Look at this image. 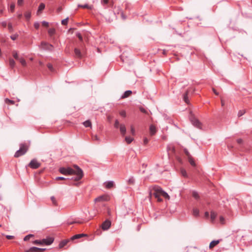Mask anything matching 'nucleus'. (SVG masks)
I'll list each match as a JSON object with an SVG mask.
<instances>
[{"instance_id":"f257e3e1","label":"nucleus","mask_w":252,"mask_h":252,"mask_svg":"<svg viewBox=\"0 0 252 252\" xmlns=\"http://www.w3.org/2000/svg\"><path fill=\"white\" fill-rule=\"evenodd\" d=\"M74 169L68 167L67 168L61 167L59 171L64 175H75L76 176L72 179L75 181H79L82 179L83 176L82 170L77 165H74Z\"/></svg>"},{"instance_id":"f03ea898","label":"nucleus","mask_w":252,"mask_h":252,"mask_svg":"<svg viewBox=\"0 0 252 252\" xmlns=\"http://www.w3.org/2000/svg\"><path fill=\"white\" fill-rule=\"evenodd\" d=\"M149 195L150 197L153 195V196H154V197L157 199L158 202H161L162 201L161 196H162L165 198H167L168 200L170 199V196L168 193L162 190V189L160 187L157 186H154L153 187V190H151L149 193Z\"/></svg>"},{"instance_id":"7ed1b4c3","label":"nucleus","mask_w":252,"mask_h":252,"mask_svg":"<svg viewBox=\"0 0 252 252\" xmlns=\"http://www.w3.org/2000/svg\"><path fill=\"white\" fill-rule=\"evenodd\" d=\"M28 147L26 144H20V149L18 151H17L15 153L14 157L18 158L20 156L25 155L28 151Z\"/></svg>"},{"instance_id":"20e7f679","label":"nucleus","mask_w":252,"mask_h":252,"mask_svg":"<svg viewBox=\"0 0 252 252\" xmlns=\"http://www.w3.org/2000/svg\"><path fill=\"white\" fill-rule=\"evenodd\" d=\"M41 163L36 159H32L28 164V166L32 169H37L39 167Z\"/></svg>"},{"instance_id":"39448f33","label":"nucleus","mask_w":252,"mask_h":252,"mask_svg":"<svg viewBox=\"0 0 252 252\" xmlns=\"http://www.w3.org/2000/svg\"><path fill=\"white\" fill-rule=\"evenodd\" d=\"M190 121L192 124L196 127L201 129L202 124L201 123L195 118H190Z\"/></svg>"},{"instance_id":"423d86ee","label":"nucleus","mask_w":252,"mask_h":252,"mask_svg":"<svg viewBox=\"0 0 252 252\" xmlns=\"http://www.w3.org/2000/svg\"><path fill=\"white\" fill-rule=\"evenodd\" d=\"M40 47L41 48L44 50H48L52 51L53 49V46L51 44H48L44 42H41Z\"/></svg>"},{"instance_id":"0eeeda50","label":"nucleus","mask_w":252,"mask_h":252,"mask_svg":"<svg viewBox=\"0 0 252 252\" xmlns=\"http://www.w3.org/2000/svg\"><path fill=\"white\" fill-rule=\"evenodd\" d=\"M111 222L109 220H105L102 224L101 227L103 230H108L111 226Z\"/></svg>"},{"instance_id":"6e6552de","label":"nucleus","mask_w":252,"mask_h":252,"mask_svg":"<svg viewBox=\"0 0 252 252\" xmlns=\"http://www.w3.org/2000/svg\"><path fill=\"white\" fill-rule=\"evenodd\" d=\"M45 250V249L43 248H39L35 247H32L30 249L27 250L26 252H43Z\"/></svg>"},{"instance_id":"1a4fd4ad","label":"nucleus","mask_w":252,"mask_h":252,"mask_svg":"<svg viewBox=\"0 0 252 252\" xmlns=\"http://www.w3.org/2000/svg\"><path fill=\"white\" fill-rule=\"evenodd\" d=\"M105 187L109 189L113 188L114 186V183L112 181H108L104 183Z\"/></svg>"},{"instance_id":"9d476101","label":"nucleus","mask_w":252,"mask_h":252,"mask_svg":"<svg viewBox=\"0 0 252 252\" xmlns=\"http://www.w3.org/2000/svg\"><path fill=\"white\" fill-rule=\"evenodd\" d=\"M54 239L52 238H49L47 239H44L42 240L43 244L47 245H49L53 242Z\"/></svg>"},{"instance_id":"9b49d317","label":"nucleus","mask_w":252,"mask_h":252,"mask_svg":"<svg viewBox=\"0 0 252 252\" xmlns=\"http://www.w3.org/2000/svg\"><path fill=\"white\" fill-rule=\"evenodd\" d=\"M120 132L122 135H124L126 133V128L124 124H121L120 126Z\"/></svg>"},{"instance_id":"f8f14e48","label":"nucleus","mask_w":252,"mask_h":252,"mask_svg":"<svg viewBox=\"0 0 252 252\" xmlns=\"http://www.w3.org/2000/svg\"><path fill=\"white\" fill-rule=\"evenodd\" d=\"M45 5L43 3H41L38 8L37 11V14L39 15L41 11L45 8Z\"/></svg>"},{"instance_id":"ddd939ff","label":"nucleus","mask_w":252,"mask_h":252,"mask_svg":"<svg viewBox=\"0 0 252 252\" xmlns=\"http://www.w3.org/2000/svg\"><path fill=\"white\" fill-rule=\"evenodd\" d=\"M132 94V91L130 90L126 91L124 94L122 95L121 98H125L128 97Z\"/></svg>"},{"instance_id":"4468645a","label":"nucleus","mask_w":252,"mask_h":252,"mask_svg":"<svg viewBox=\"0 0 252 252\" xmlns=\"http://www.w3.org/2000/svg\"><path fill=\"white\" fill-rule=\"evenodd\" d=\"M156 127L154 125H151L150 126V132L151 135H153L156 133Z\"/></svg>"},{"instance_id":"2eb2a0df","label":"nucleus","mask_w":252,"mask_h":252,"mask_svg":"<svg viewBox=\"0 0 252 252\" xmlns=\"http://www.w3.org/2000/svg\"><path fill=\"white\" fill-rule=\"evenodd\" d=\"M220 242L219 240H214L212 241L209 245L210 248H212L214 247L215 246H216L217 244H218Z\"/></svg>"},{"instance_id":"dca6fc26","label":"nucleus","mask_w":252,"mask_h":252,"mask_svg":"<svg viewBox=\"0 0 252 252\" xmlns=\"http://www.w3.org/2000/svg\"><path fill=\"white\" fill-rule=\"evenodd\" d=\"M87 236V235L85 234H83V233L76 234V235H75L73 236H72L71 239L72 240H74V239L80 238H81V237H82L83 236Z\"/></svg>"},{"instance_id":"f3484780","label":"nucleus","mask_w":252,"mask_h":252,"mask_svg":"<svg viewBox=\"0 0 252 252\" xmlns=\"http://www.w3.org/2000/svg\"><path fill=\"white\" fill-rule=\"evenodd\" d=\"M74 53H75V56L79 58H81L82 57L81 53L79 49H78L77 48H75Z\"/></svg>"},{"instance_id":"a211bd4d","label":"nucleus","mask_w":252,"mask_h":252,"mask_svg":"<svg viewBox=\"0 0 252 252\" xmlns=\"http://www.w3.org/2000/svg\"><path fill=\"white\" fill-rule=\"evenodd\" d=\"M188 95V91H187L186 93L185 94H184V95H183V99L186 103L189 104V100Z\"/></svg>"},{"instance_id":"6ab92c4d","label":"nucleus","mask_w":252,"mask_h":252,"mask_svg":"<svg viewBox=\"0 0 252 252\" xmlns=\"http://www.w3.org/2000/svg\"><path fill=\"white\" fill-rule=\"evenodd\" d=\"M133 138L132 137H130L129 136H126L125 137V141L127 143V144H129L132 142L133 140Z\"/></svg>"},{"instance_id":"aec40b11","label":"nucleus","mask_w":252,"mask_h":252,"mask_svg":"<svg viewBox=\"0 0 252 252\" xmlns=\"http://www.w3.org/2000/svg\"><path fill=\"white\" fill-rule=\"evenodd\" d=\"M135 183V179L133 176L130 177L127 180V183L129 185H133Z\"/></svg>"},{"instance_id":"412c9836","label":"nucleus","mask_w":252,"mask_h":252,"mask_svg":"<svg viewBox=\"0 0 252 252\" xmlns=\"http://www.w3.org/2000/svg\"><path fill=\"white\" fill-rule=\"evenodd\" d=\"M83 125L84 126L86 127H91L92 126V124H91V122L89 120H87L85 122H84L83 123Z\"/></svg>"},{"instance_id":"4be33fe9","label":"nucleus","mask_w":252,"mask_h":252,"mask_svg":"<svg viewBox=\"0 0 252 252\" xmlns=\"http://www.w3.org/2000/svg\"><path fill=\"white\" fill-rule=\"evenodd\" d=\"M192 196L196 199L199 198V195L198 193L196 191H193L192 193Z\"/></svg>"},{"instance_id":"5701e85b","label":"nucleus","mask_w":252,"mask_h":252,"mask_svg":"<svg viewBox=\"0 0 252 252\" xmlns=\"http://www.w3.org/2000/svg\"><path fill=\"white\" fill-rule=\"evenodd\" d=\"M193 215L195 216V217H197L199 216V211L198 209L197 208H194L193 209Z\"/></svg>"},{"instance_id":"b1692460","label":"nucleus","mask_w":252,"mask_h":252,"mask_svg":"<svg viewBox=\"0 0 252 252\" xmlns=\"http://www.w3.org/2000/svg\"><path fill=\"white\" fill-rule=\"evenodd\" d=\"M56 30L54 28H51L48 30V33L50 36H52L55 33Z\"/></svg>"},{"instance_id":"393cba45","label":"nucleus","mask_w":252,"mask_h":252,"mask_svg":"<svg viewBox=\"0 0 252 252\" xmlns=\"http://www.w3.org/2000/svg\"><path fill=\"white\" fill-rule=\"evenodd\" d=\"M51 200L52 201V202L53 203V204L54 205V206H58V202H57V201L56 200L55 197L53 196H51Z\"/></svg>"},{"instance_id":"a878e982","label":"nucleus","mask_w":252,"mask_h":252,"mask_svg":"<svg viewBox=\"0 0 252 252\" xmlns=\"http://www.w3.org/2000/svg\"><path fill=\"white\" fill-rule=\"evenodd\" d=\"M18 60H19V62H20V63L23 66H26V65L27 63H26V62L24 58H19Z\"/></svg>"},{"instance_id":"bb28decb","label":"nucleus","mask_w":252,"mask_h":252,"mask_svg":"<svg viewBox=\"0 0 252 252\" xmlns=\"http://www.w3.org/2000/svg\"><path fill=\"white\" fill-rule=\"evenodd\" d=\"M216 217H217V214L215 212L212 211L211 212V220H214L216 219Z\"/></svg>"},{"instance_id":"cd10ccee","label":"nucleus","mask_w":252,"mask_h":252,"mask_svg":"<svg viewBox=\"0 0 252 252\" xmlns=\"http://www.w3.org/2000/svg\"><path fill=\"white\" fill-rule=\"evenodd\" d=\"M189 163L193 166H195V161L193 160L192 158L189 157Z\"/></svg>"},{"instance_id":"c85d7f7f","label":"nucleus","mask_w":252,"mask_h":252,"mask_svg":"<svg viewBox=\"0 0 252 252\" xmlns=\"http://www.w3.org/2000/svg\"><path fill=\"white\" fill-rule=\"evenodd\" d=\"M15 61H14V60L10 59L9 60V65L10 66V67L12 68H13L15 66Z\"/></svg>"},{"instance_id":"c756f323","label":"nucleus","mask_w":252,"mask_h":252,"mask_svg":"<svg viewBox=\"0 0 252 252\" xmlns=\"http://www.w3.org/2000/svg\"><path fill=\"white\" fill-rule=\"evenodd\" d=\"M181 173L182 175L183 176H184V177H188L187 173L186 171L184 169H181Z\"/></svg>"},{"instance_id":"7c9ffc66","label":"nucleus","mask_w":252,"mask_h":252,"mask_svg":"<svg viewBox=\"0 0 252 252\" xmlns=\"http://www.w3.org/2000/svg\"><path fill=\"white\" fill-rule=\"evenodd\" d=\"M33 237V235L32 234H29L27 236H26L24 238V240L25 241H28L29 240H30V239L31 238V237Z\"/></svg>"},{"instance_id":"2f4dec72","label":"nucleus","mask_w":252,"mask_h":252,"mask_svg":"<svg viewBox=\"0 0 252 252\" xmlns=\"http://www.w3.org/2000/svg\"><path fill=\"white\" fill-rule=\"evenodd\" d=\"M5 102L6 103H9V104H14V101L13 100H10V99H9L8 98H6L5 99Z\"/></svg>"},{"instance_id":"473e14b6","label":"nucleus","mask_w":252,"mask_h":252,"mask_svg":"<svg viewBox=\"0 0 252 252\" xmlns=\"http://www.w3.org/2000/svg\"><path fill=\"white\" fill-rule=\"evenodd\" d=\"M25 16L26 18L27 19L29 20L31 18V13L30 12H27L25 14Z\"/></svg>"},{"instance_id":"72a5a7b5","label":"nucleus","mask_w":252,"mask_h":252,"mask_svg":"<svg viewBox=\"0 0 252 252\" xmlns=\"http://www.w3.org/2000/svg\"><path fill=\"white\" fill-rule=\"evenodd\" d=\"M78 7H82L84 8H91V7L87 4H85L84 5L79 4L78 5Z\"/></svg>"},{"instance_id":"f704fd0d","label":"nucleus","mask_w":252,"mask_h":252,"mask_svg":"<svg viewBox=\"0 0 252 252\" xmlns=\"http://www.w3.org/2000/svg\"><path fill=\"white\" fill-rule=\"evenodd\" d=\"M104 200V197L103 196H100L95 199V201H101Z\"/></svg>"},{"instance_id":"c9c22d12","label":"nucleus","mask_w":252,"mask_h":252,"mask_svg":"<svg viewBox=\"0 0 252 252\" xmlns=\"http://www.w3.org/2000/svg\"><path fill=\"white\" fill-rule=\"evenodd\" d=\"M13 56L16 60H18L19 59V57H18V53L16 51L13 52Z\"/></svg>"},{"instance_id":"e433bc0d","label":"nucleus","mask_w":252,"mask_h":252,"mask_svg":"<svg viewBox=\"0 0 252 252\" xmlns=\"http://www.w3.org/2000/svg\"><path fill=\"white\" fill-rule=\"evenodd\" d=\"M68 18H66L62 21V24L63 25H66L68 22Z\"/></svg>"},{"instance_id":"4c0bfd02","label":"nucleus","mask_w":252,"mask_h":252,"mask_svg":"<svg viewBox=\"0 0 252 252\" xmlns=\"http://www.w3.org/2000/svg\"><path fill=\"white\" fill-rule=\"evenodd\" d=\"M33 244H43V242H42V241H40V240H36L35 241H34L33 242Z\"/></svg>"},{"instance_id":"58836bf2","label":"nucleus","mask_w":252,"mask_h":252,"mask_svg":"<svg viewBox=\"0 0 252 252\" xmlns=\"http://www.w3.org/2000/svg\"><path fill=\"white\" fill-rule=\"evenodd\" d=\"M92 139L93 140H95V141H97L99 142L100 141V139L98 138V137L96 135H93Z\"/></svg>"},{"instance_id":"ea45409f","label":"nucleus","mask_w":252,"mask_h":252,"mask_svg":"<svg viewBox=\"0 0 252 252\" xmlns=\"http://www.w3.org/2000/svg\"><path fill=\"white\" fill-rule=\"evenodd\" d=\"M120 115L123 117H126V112L124 110H123V111H121L120 112Z\"/></svg>"},{"instance_id":"a19ab883","label":"nucleus","mask_w":252,"mask_h":252,"mask_svg":"<svg viewBox=\"0 0 252 252\" xmlns=\"http://www.w3.org/2000/svg\"><path fill=\"white\" fill-rule=\"evenodd\" d=\"M245 113V112L243 110H240L238 112V117H241L242 116V115H243L244 114V113Z\"/></svg>"},{"instance_id":"79ce46f5","label":"nucleus","mask_w":252,"mask_h":252,"mask_svg":"<svg viewBox=\"0 0 252 252\" xmlns=\"http://www.w3.org/2000/svg\"><path fill=\"white\" fill-rule=\"evenodd\" d=\"M119 126V122L118 120H116L114 124V126L115 128H118Z\"/></svg>"},{"instance_id":"37998d69","label":"nucleus","mask_w":252,"mask_h":252,"mask_svg":"<svg viewBox=\"0 0 252 252\" xmlns=\"http://www.w3.org/2000/svg\"><path fill=\"white\" fill-rule=\"evenodd\" d=\"M76 35L78 37V38L80 40H81V41L83 40V37L80 33L77 32L76 33Z\"/></svg>"},{"instance_id":"c03bdc74","label":"nucleus","mask_w":252,"mask_h":252,"mask_svg":"<svg viewBox=\"0 0 252 252\" xmlns=\"http://www.w3.org/2000/svg\"><path fill=\"white\" fill-rule=\"evenodd\" d=\"M14 8H15V4L14 3L11 4L10 5V10L11 12H13L14 10Z\"/></svg>"},{"instance_id":"a18cd8bd","label":"nucleus","mask_w":252,"mask_h":252,"mask_svg":"<svg viewBox=\"0 0 252 252\" xmlns=\"http://www.w3.org/2000/svg\"><path fill=\"white\" fill-rule=\"evenodd\" d=\"M40 24L38 22H35L34 24V27L35 29H38L39 27Z\"/></svg>"},{"instance_id":"49530a36","label":"nucleus","mask_w":252,"mask_h":252,"mask_svg":"<svg viewBox=\"0 0 252 252\" xmlns=\"http://www.w3.org/2000/svg\"><path fill=\"white\" fill-rule=\"evenodd\" d=\"M42 24L43 25V26L45 27H48L49 26V23L45 21L42 22Z\"/></svg>"},{"instance_id":"de8ad7c7","label":"nucleus","mask_w":252,"mask_h":252,"mask_svg":"<svg viewBox=\"0 0 252 252\" xmlns=\"http://www.w3.org/2000/svg\"><path fill=\"white\" fill-rule=\"evenodd\" d=\"M47 67H48V68H49L50 70H51V71H52V70H53V65H52L51 63H48V64H47Z\"/></svg>"},{"instance_id":"09e8293b","label":"nucleus","mask_w":252,"mask_h":252,"mask_svg":"<svg viewBox=\"0 0 252 252\" xmlns=\"http://www.w3.org/2000/svg\"><path fill=\"white\" fill-rule=\"evenodd\" d=\"M74 223H81L80 221H68V224L69 225H70V224H72Z\"/></svg>"},{"instance_id":"8fccbe9b","label":"nucleus","mask_w":252,"mask_h":252,"mask_svg":"<svg viewBox=\"0 0 252 252\" xmlns=\"http://www.w3.org/2000/svg\"><path fill=\"white\" fill-rule=\"evenodd\" d=\"M130 129H131V133L133 135H134L135 134V130H134V127L132 126H131Z\"/></svg>"},{"instance_id":"3c124183","label":"nucleus","mask_w":252,"mask_h":252,"mask_svg":"<svg viewBox=\"0 0 252 252\" xmlns=\"http://www.w3.org/2000/svg\"><path fill=\"white\" fill-rule=\"evenodd\" d=\"M24 0H18L17 3L18 5H21L22 4Z\"/></svg>"},{"instance_id":"603ef678","label":"nucleus","mask_w":252,"mask_h":252,"mask_svg":"<svg viewBox=\"0 0 252 252\" xmlns=\"http://www.w3.org/2000/svg\"><path fill=\"white\" fill-rule=\"evenodd\" d=\"M237 142L238 144H242L243 143V140L241 138L238 139Z\"/></svg>"},{"instance_id":"864d4df0","label":"nucleus","mask_w":252,"mask_h":252,"mask_svg":"<svg viewBox=\"0 0 252 252\" xmlns=\"http://www.w3.org/2000/svg\"><path fill=\"white\" fill-rule=\"evenodd\" d=\"M148 139L147 138L145 137L144 139V144H147L148 143Z\"/></svg>"},{"instance_id":"5fc2aeb1","label":"nucleus","mask_w":252,"mask_h":252,"mask_svg":"<svg viewBox=\"0 0 252 252\" xmlns=\"http://www.w3.org/2000/svg\"><path fill=\"white\" fill-rule=\"evenodd\" d=\"M56 180H65L66 179L64 177H58L56 178Z\"/></svg>"},{"instance_id":"6e6d98bb","label":"nucleus","mask_w":252,"mask_h":252,"mask_svg":"<svg viewBox=\"0 0 252 252\" xmlns=\"http://www.w3.org/2000/svg\"><path fill=\"white\" fill-rule=\"evenodd\" d=\"M66 242H63L62 243L60 244V247H62L64 246L66 244Z\"/></svg>"},{"instance_id":"4d7b16f0","label":"nucleus","mask_w":252,"mask_h":252,"mask_svg":"<svg viewBox=\"0 0 252 252\" xmlns=\"http://www.w3.org/2000/svg\"><path fill=\"white\" fill-rule=\"evenodd\" d=\"M6 238H7L8 239H11L12 238H14V236H12V235H6Z\"/></svg>"},{"instance_id":"13d9d810","label":"nucleus","mask_w":252,"mask_h":252,"mask_svg":"<svg viewBox=\"0 0 252 252\" xmlns=\"http://www.w3.org/2000/svg\"><path fill=\"white\" fill-rule=\"evenodd\" d=\"M17 38V36L14 35H12L11 36V38L13 40H14L16 39Z\"/></svg>"},{"instance_id":"bf43d9fd","label":"nucleus","mask_w":252,"mask_h":252,"mask_svg":"<svg viewBox=\"0 0 252 252\" xmlns=\"http://www.w3.org/2000/svg\"><path fill=\"white\" fill-rule=\"evenodd\" d=\"M213 91L214 92V93L216 95H219V93L217 92L216 91V90L214 89V88H213Z\"/></svg>"},{"instance_id":"052dcab7","label":"nucleus","mask_w":252,"mask_h":252,"mask_svg":"<svg viewBox=\"0 0 252 252\" xmlns=\"http://www.w3.org/2000/svg\"><path fill=\"white\" fill-rule=\"evenodd\" d=\"M209 212H206L205 213V216L206 217L208 218V217H209Z\"/></svg>"},{"instance_id":"680f3d73","label":"nucleus","mask_w":252,"mask_h":252,"mask_svg":"<svg viewBox=\"0 0 252 252\" xmlns=\"http://www.w3.org/2000/svg\"><path fill=\"white\" fill-rule=\"evenodd\" d=\"M121 16H122V17L124 19H126V17H125L124 15V14H123V12H121Z\"/></svg>"},{"instance_id":"e2e57ef3","label":"nucleus","mask_w":252,"mask_h":252,"mask_svg":"<svg viewBox=\"0 0 252 252\" xmlns=\"http://www.w3.org/2000/svg\"><path fill=\"white\" fill-rule=\"evenodd\" d=\"M102 2L104 4H107L108 3V0H103Z\"/></svg>"},{"instance_id":"0e129e2a","label":"nucleus","mask_w":252,"mask_h":252,"mask_svg":"<svg viewBox=\"0 0 252 252\" xmlns=\"http://www.w3.org/2000/svg\"><path fill=\"white\" fill-rule=\"evenodd\" d=\"M220 220L222 222L223 221H224V218L222 217H220Z\"/></svg>"},{"instance_id":"69168bd1","label":"nucleus","mask_w":252,"mask_h":252,"mask_svg":"<svg viewBox=\"0 0 252 252\" xmlns=\"http://www.w3.org/2000/svg\"><path fill=\"white\" fill-rule=\"evenodd\" d=\"M22 14H19L18 15V18H20L22 17Z\"/></svg>"},{"instance_id":"338daca9","label":"nucleus","mask_w":252,"mask_h":252,"mask_svg":"<svg viewBox=\"0 0 252 252\" xmlns=\"http://www.w3.org/2000/svg\"><path fill=\"white\" fill-rule=\"evenodd\" d=\"M221 105L223 106L224 105V102L222 101V100H221Z\"/></svg>"},{"instance_id":"774afa93","label":"nucleus","mask_w":252,"mask_h":252,"mask_svg":"<svg viewBox=\"0 0 252 252\" xmlns=\"http://www.w3.org/2000/svg\"><path fill=\"white\" fill-rule=\"evenodd\" d=\"M185 153H186V154L188 156H189V152H188V151H185Z\"/></svg>"}]
</instances>
